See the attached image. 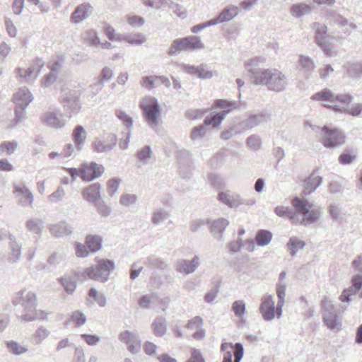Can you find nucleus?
<instances>
[{"label":"nucleus","mask_w":362,"mask_h":362,"mask_svg":"<svg viewBox=\"0 0 362 362\" xmlns=\"http://www.w3.org/2000/svg\"><path fill=\"white\" fill-rule=\"evenodd\" d=\"M117 39L118 41H125L132 45H141L146 41V35L141 33L124 35Z\"/></svg>","instance_id":"c9c22d12"},{"label":"nucleus","mask_w":362,"mask_h":362,"mask_svg":"<svg viewBox=\"0 0 362 362\" xmlns=\"http://www.w3.org/2000/svg\"><path fill=\"white\" fill-rule=\"evenodd\" d=\"M88 300L91 303H97L100 307H105L106 305V298L103 293H98V291L91 288L88 292Z\"/></svg>","instance_id":"09e8293b"},{"label":"nucleus","mask_w":362,"mask_h":362,"mask_svg":"<svg viewBox=\"0 0 362 362\" xmlns=\"http://www.w3.org/2000/svg\"><path fill=\"white\" fill-rule=\"evenodd\" d=\"M41 122L45 126L54 129H62L66 124V120L59 110L45 112L41 117Z\"/></svg>","instance_id":"4468645a"},{"label":"nucleus","mask_w":362,"mask_h":362,"mask_svg":"<svg viewBox=\"0 0 362 362\" xmlns=\"http://www.w3.org/2000/svg\"><path fill=\"white\" fill-rule=\"evenodd\" d=\"M116 117L128 128L130 129L133 126V119L125 111L122 110H116Z\"/></svg>","instance_id":"bf43d9fd"},{"label":"nucleus","mask_w":362,"mask_h":362,"mask_svg":"<svg viewBox=\"0 0 362 362\" xmlns=\"http://www.w3.org/2000/svg\"><path fill=\"white\" fill-rule=\"evenodd\" d=\"M184 70L187 74L192 76H197L201 79H209L216 74V71L209 70L204 64H201L197 66L186 65L184 67Z\"/></svg>","instance_id":"5701e85b"},{"label":"nucleus","mask_w":362,"mask_h":362,"mask_svg":"<svg viewBox=\"0 0 362 362\" xmlns=\"http://www.w3.org/2000/svg\"><path fill=\"white\" fill-rule=\"evenodd\" d=\"M273 238L272 232L268 230H259L255 235V241L258 246L264 247L268 245Z\"/></svg>","instance_id":"79ce46f5"},{"label":"nucleus","mask_w":362,"mask_h":362,"mask_svg":"<svg viewBox=\"0 0 362 362\" xmlns=\"http://www.w3.org/2000/svg\"><path fill=\"white\" fill-rule=\"evenodd\" d=\"M321 307L324 310L323 321L325 325L334 332L339 331L341 321L334 305L327 298H324L321 302Z\"/></svg>","instance_id":"9d476101"},{"label":"nucleus","mask_w":362,"mask_h":362,"mask_svg":"<svg viewBox=\"0 0 362 362\" xmlns=\"http://www.w3.org/2000/svg\"><path fill=\"white\" fill-rule=\"evenodd\" d=\"M209 111L208 108L205 109H189L186 113V117L189 119H199L203 117V116Z\"/></svg>","instance_id":"e2e57ef3"},{"label":"nucleus","mask_w":362,"mask_h":362,"mask_svg":"<svg viewBox=\"0 0 362 362\" xmlns=\"http://www.w3.org/2000/svg\"><path fill=\"white\" fill-rule=\"evenodd\" d=\"M267 85V88L274 92H281L288 85L287 76L276 69H272L271 79Z\"/></svg>","instance_id":"2eb2a0df"},{"label":"nucleus","mask_w":362,"mask_h":362,"mask_svg":"<svg viewBox=\"0 0 362 362\" xmlns=\"http://www.w3.org/2000/svg\"><path fill=\"white\" fill-rule=\"evenodd\" d=\"M214 107L223 109V110H229L230 112L232 110L236 109L238 107V105L235 101H228L226 100L219 99L214 102V105L212 107Z\"/></svg>","instance_id":"5fc2aeb1"},{"label":"nucleus","mask_w":362,"mask_h":362,"mask_svg":"<svg viewBox=\"0 0 362 362\" xmlns=\"http://www.w3.org/2000/svg\"><path fill=\"white\" fill-rule=\"evenodd\" d=\"M93 7L90 4H82L76 7L72 13L70 20L72 23L78 24L87 19L92 13Z\"/></svg>","instance_id":"4be33fe9"},{"label":"nucleus","mask_w":362,"mask_h":362,"mask_svg":"<svg viewBox=\"0 0 362 362\" xmlns=\"http://www.w3.org/2000/svg\"><path fill=\"white\" fill-rule=\"evenodd\" d=\"M50 334V331L44 326L39 327L31 337L33 344L38 345L46 339Z\"/></svg>","instance_id":"c03bdc74"},{"label":"nucleus","mask_w":362,"mask_h":362,"mask_svg":"<svg viewBox=\"0 0 362 362\" xmlns=\"http://www.w3.org/2000/svg\"><path fill=\"white\" fill-rule=\"evenodd\" d=\"M147 264L154 268L163 269L167 267L168 264L163 259L154 256L149 257L147 259Z\"/></svg>","instance_id":"338daca9"},{"label":"nucleus","mask_w":362,"mask_h":362,"mask_svg":"<svg viewBox=\"0 0 362 362\" xmlns=\"http://www.w3.org/2000/svg\"><path fill=\"white\" fill-rule=\"evenodd\" d=\"M232 310L236 317L243 318L245 312V303L243 300H235L232 305Z\"/></svg>","instance_id":"680f3d73"},{"label":"nucleus","mask_w":362,"mask_h":362,"mask_svg":"<svg viewBox=\"0 0 362 362\" xmlns=\"http://www.w3.org/2000/svg\"><path fill=\"white\" fill-rule=\"evenodd\" d=\"M152 328L156 336L162 337L167 331V322L165 317H156L152 323Z\"/></svg>","instance_id":"37998d69"},{"label":"nucleus","mask_w":362,"mask_h":362,"mask_svg":"<svg viewBox=\"0 0 362 362\" xmlns=\"http://www.w3.org/2000/svg\"><path fill=\"white\" fill-rule=\"evenodd\" d=\"M345 69L348 76L356 80L361 78V61L348 62L345 66Z\"/></svg>","instance_id":"a19ab883"},{"label":"nucleus","mask_w":362,"mask_h":362,"mask_svg":"<svg viewBox=\"0 0 362 362\" xmlns=\"http://www.w3.org/2000/svg\"><path fill=\"white\" fill-rule=\"evenodd\" d=\"M315 65L311 57L301 54L298 60V69L307 78L310 77L315 70Z\"/></svg>","instance_id":"c85d7f7f"},{"label":"nucleus","mask_w":362,"mask_h":362,"mask_svg":"<svg viewBox=\"0 0 362 362\" xmlns=\"http://www.w3.org/2000/svg\"><path fill=\"white\" fill-rule=\"evenodd\" d=\"M318 74L322 80H327L334 75V70L330 64H325L318 69Z\"/></svg>","instance_id":"0e129e2a"},{"label":"nucleus","mask_w":362,"mask_h":362,"mask_svg":"<svg viewBox=\"0 0 362 362\" xmlns=\"http://www.w3.org/2000/svg\"><path fill=\"white\" fill-rule=\"evenodd\" d=\"M206 125H198L193 128L190 138L193 141L202 139L209 132V129L205 127Z\"/></svg>","instance_id":"052dcab7"},{"label":"nucleus","mask_w":362,"mask_h":362,"mask_svg":"<svg viewBox=\"0 0 362 362\" xmlns=\"http://www.w3.org/2000/svg\"><path fill=\"white\" fill-rule=\"evenodd\" d=\"M82 196L90 203H96L101 197V185L99 183L88 185L83 189Z\"/></svg>","instance_id":"393cba45"},{"label":"nucleus","mask_w":362,"mask_h":362,"mask_svg":"<svg viewBox=\"0 0 362 362\" xmlns=\"http://www.w3.org/2000/svg\"><path fill=\"white\" fill-rule=\"evenodd\" d=\"M185 50H187L185 37L178 38L173 41L168 54L170 56H175L177 53Z\"/></svg>","instance_id":"a18cd8bd"},{"label":"nucleus","mask_w":362,"mask_h":362,"mask_svg":"<svg viewBox=\"0 0 362 362\" xmlns=\"http://www.w3.org/2000/svg\"><path fill=\"white\" fill-rule=\"evenodd\" d=\"M95 206L98 213L104 217H107L111 214L112 209L105 201L99 200L95 203Z\"/></svg>","instance_id":"774afa93"},{"label":"nucleus","mask_w":362,"mask_h":362,"mask_svg":"<svg viewBox=\"0 0 362 362\" xmlns=\"http://www.w3.org/2000/svg\"><path fill=\"white\" fill-rule=\"evenodd\" d=\"M139 106L143 111L147 124L152 129L157 130L160 115V107L157 99L146 96L141 100Z\"/></svg>","instance_id":"39448f33"},{"label":"nucleus","mask_w":362,"mask_h":362,"mask_svg":"<svg viewBox=\"0 0 362 362\" xmlns=\"http://www.w3.org/2000/svg\"><path fill=\"white\" fill-rule=\"evenodd\" d=\"M286 284L285 282L277 283L276 295L279 301L276 305V317L280 318L282 316L283 307L284 305V299L286 296Z\"/></svg>","instance_id":"72a5a7b5"},{"label":"nucleus","mask_w":362,"mask_h":362,"mask_svg":"<svg viewBox=\"0 0 362 362\" xmlns=\"http://www.w3.org/2000/svg\"><path fill=\"white\" fill-rule=\"evenodd\" d=\"M6 345L8 351L14 355H22L28 351L26 346H21L19 343L13 340L6 341Z\"/></svg>","instance_id":"3c124183"},{"label":"nucleus","mask_w":362,"mask_h":362,"mask_svg":"<svg viewBox=\"0 0 362 362\" xmlns=\"http://www.w3.org/2000/svg\"><path fill=\"white\" fill-rule=\"evenodd\" d=\"M83 40L90 46L98 47L100 45V40L96 32L93 30H86L83 34Z\"/></svg>","instance_id":"603ef678"},{"label":"nucleus","mask_w":362,"mask_h":362,"mask_svg":"<svg viewBox=\"0 0 362 362\" xmlns=\"http://www.w3.org/2000/svg\"><path fill=\"white\" fill-rule=\"evenodd\" d=\"M59 281L68 293H73L76 288V283L73 277L65 276L60 278Z\"/></svg>","instance_id":"6e6d98bb"},{"label":"nucleus","mask_w":362,"mask_h":362,"mask_svg":"<svg viewBox=\"0 0 362 362\" xmlns=\"http://www.w3.org/2000/svg\"><path fill=\"white\" fill-rule=\"evenodd\" d=\"M228 113L229 110H222L216 113L211 117H206L204 119V124L206 126H212L214 128H218Z\"/></svg>","instance_id":"58836bf2"},{"label":"nucleus","mask_w":362,"mask_h":362,"mask_svg":"<svg viewBox=\"0 0 362 362\" xmlns=\"http://www.w3.org/2000/svg\"><path fill=\"white\" fill-rule=\"evenodd\" d=\"M313 7L305 2L293 4L290 8V14L296 18H301L305 15L311 13Z\"/></svg>","instance_id":"c756f323"},{"label":"nucleus","mask_w":362,"mask_h":362,"mask_svg":"<svg viewBox=\"0 0 362 362\" xmlns=\"http://www.w3.org/2000/svg\"><path fill=\"white\" fill-rule=\"evenodd\" d=\"M45 62L41 58L35 59L27 68L17 67L16 69V78L21 82L32 84L39 76Z\"/></svg>","instance_id":"6e6552de"},{"label":"nucleus","mask_w":362,"mask_h":362,"mask_svg":"<svg viewBox=\"0 0 362 362\" xmlns=\"http://www.w3.org/2000/svg\"><path fill=\"white\" fill-rule=\"evenodd\" d=\"M322 177L319 175L311 174L307 179L304 180L303 193L305 195L310 194L322 184Z\"/></svg>","instance_id":"2f4dec72"},{"label":"nucleus","mask_w":362,"mask_h":362,"mask_svg":"<svg viewBox=\"0 0 362 362\" xmlns=\"http://www.w3.org/2000/svg\"><path fill=\"white\" fill-rule=\"evenodd\" d=\"M170 218L169 212L164 209H157L152 214L151 221L153 224L158 226Z\"/></svg>","instance_id":"49530a36"},{"label":"nucleus","mask_w":362,"mask_h":362,"mask_svg":"<svg viewBox=\"0 0 362 362\" xmlns=\"http://www.w3.org/2000/svg\"><path fill=\"white\" fill-rule=\"evenodd\" d=\"M81 93L76 89L64 90L60 97V103L67 117L76 115L81 109Z\"/></svg>","instance_id":"423d86ee"},{"label":"nucleus","mask_w":362,"mask_h":362,"mask_svg":"<svg viewBox=\"0 0 362 362\" xmlns=\"http://www.w3.org/2000/svg\"><path fill=\"white\" fill-rule=\"evenodd\" d=\"M228 223V221L223 218L212 221L210 228L211 233L216 239L222 240L223 233Z\"/></svg>","instance_id":"7c9ffc66"},{"label":"nucleus","mask_w":362,"mask_h":362,"mask_svg":"<svg viewBox=\"0 0 362 362\" xmlns=\"http://www.w3.org/2000/svg\"><path fill=\"white\" fill-rule=\"evenodd\" d=\"M201 259L198 255H194L191 260L180 259L177 263L176 270L185 275L193 273L200 266Z\"/></svg>","instance_id":"aec40b11"},{"label":"nucleus","mask_w":362,"mask_h":362,"mask_svg":"<svg viewBox=\"0 0 362 362\" xmlns=\"http://www.w3.org/2000/svg\"><path fill=\"white\" fill-rule=\"evenodd\" d=\"M246 144L250 148L257 150L260 148L262 141L259 136L252 134L247 137Z\"/></svg>","instance_id":"69168bd1"},{"label":"nucleus","mask_w":362,"mask_h":362,"mask_svg":"<svg viewBox=\"0 0 362 362\" xmlns=\"http://www.w3.org/2000/svg\"><path fill=\"white\" fill-rule=\"evenodd\" d=\"M8 240L9 251L7 259L9 262L15 263L21 257L22 243L13 235L8 236Z\"/></svg>","instance_id":"412c9836"},{"label":"nucleus","mask_w":362,"mask_h":362,"mask_svg":"<svg viewBox=\"0 0 362 362\" xmlns=\"http://www.w3.org/2000/svg\"><path fill=\"white\" fill-rule=\"evenodd\" d=\"M93 150L99 153H107L116 146V136L110 134L105 138H96L93 142Z\"/></svg>","instance_id":"6ab92c4d"},{"label":"nucleus","mask_w":362,"mask_h":362,"mask_svg":"<svg viewBox=\"0 0 362 362\" xmlns=\"http://www.w3.org/2000/svg\"><path fill=\"white\" fill-rule=\"evenodd\" d=\"M153 156V151L149 146L141 148L136 153L138 159V167H141L148 163Z\"/></svg>","instance_id":"e433bc0d"},{"label":"nucleus","mask_w":362,"mask_h":362,"mask_svg":"<svg viewBox=\"0 0 362 362\" xmlns=\"http://www.w3.org/2000/svg\"><path fill=\"white\" fill-rule=\"evenodd\" d=\"M218 198L223 204L231 209H236L243 204L252 205L255 202L252 200L245 201L239 194L230 190L220 192Z\"/></svg>","instance_id":"ddd939ff"},{"label":"nucleus","mask_w":362,"mask_h":362,"mask_svg":"<svg viewBox=\"0 0 362 362\" xmlns=\"http://www.w3.org/2000/svg\"><path fill=\"white\" fill-rule=\"evenodd\" d=\"M28 229L34 233L40 234L43 228V221L41 219H30L27 221Z\"/></svg>","instance_id":"13d9d810"},{"label":"nucleus","mask_w":362,"mask_h":362,"mask_svg":"<svg viewBox=\"0 0 362 362\" xmlns=\"http://www.w3.org/2000/svg\"><path fill=\"white\" fill-rule=\"evenodd\" d=\"M49 230L52 235L56 238H62L65 235H70L73 233V228L65 221H59L49 226Z\"/></svg>","instance_id":"bb28decb"},{"label":"nucleus","mask_w":362,"mask_h":362,"mask_svg":"<svg viewBox=\"0 0 362 362\" xmlns=\"http://www.w3.org/2000/svg\"><path fill=\"white\" fill-rule=\"evenodd\" d=\"M265 58L257 57L249 59L245 64V68L250 74L252 82L255 85H262L267 86L269 79H271V74L272 69L259 68L260 65L265 63Z\"/></svg>","instance_id":"7ed1b4c3"},{"label":"nucleus","mask_w":362,"mask_h":362,"mask_svg":"<svg viewBox=\"0 0 362 362\" xmlns=\"http://www.w3.org/2000/svg\"><path fill=\"white\" fill-rule=\"evenodd\" d=\"M13 193L21 206H27L33 203V194L25 184L14 185Z\"/></svg>","instance_id":"a211bd4d"},{"label":"nucleus","mask_w":362,"mask_h":362,"mask_svg":"<svg viewBox=\"0 0 362 362\" xmlns=\"http://www.w3.org/2000/svg\"><path fill=\"white\" fill-rule=\"evenodd\" d=\"M187 42V48L192 50L202 49L204 47L203 42L200 38L196 36H188L185 37Z\"/></svg>","instance_id":"864d4df0"},{"label":"nucleus","mask_w":362,"mask_h":362,"mask_svg":"<svg viewBox=\"0 0 362 362\" xmlns=\"http://www.w3.org/2000/svg\"><path fill=\"white\" fill-rule=\"evenodd\" d=\"M119 339L126 344L127 350L133 354H138L141 348V341L136 332L124 330L119 333Z\"/></svg>","instance_id":"f8f14e48"},{"label":"nucleus","mask_w":362,"mask_h":362,"mask_svg":"<svg viewBox=\"0 0 362 362\" xmlns=\"http://www.w3.org/2000/svg\"><path fill=\"white\" fill-rule=\"evenodd\" d=\"M18 144L16 141H4L0 144V154H13L17 149Z\"/></svg>","instance_id":"4d7b16f0"},{"label":"nucleus","mask_w":362,"mask_h":362,"mask_svg":"<svg viewBox=\"0 0 362 362\" xmlns=\"http://www.w3.org/2000/svg\"><path fill=\"white\" fill-rule=\"evenodd\" d=\"M14 304H19L23 308L21 314H18V317L22 322H28L37 319L44 320L47 317V314L41 310H37V297L35 293L26 289L21 291L13 300Z\"/></svg>","instance_id":"f03ea898"},{"label":"nucleus","mask_w":362,"mask_h":362,"mask_svg":"<svg viewBox=\"0 0 362 362\" xmlns=\"http://www.w3.org/2000/svg\"><path fill=\"white\" fill-rule=\"evenodd\" d=\"M296 211L288 206H278L275 214L284 218H288L293 223L307 226L317 222L322 216L320 206L310 203L307 200L296 197L292 200Z\"/></svg>","instance_id":"f257e3e1"},{"label":"nucleus","mask_w":362,"mask_h":362,"mask_svg":"<svg viewBox=\"0 0 362 362\" xmlns=\"http://www.w3.org/2000/svg\"><path fill=\"white\" fill-rule=\"evenodd\" d=\"M273 297L266 295L262 299L259 306V312L265 321H272L276 315V308Z\"/></svg>","instance_id":"f3484780"},{"label":"nucleus","mask_w":362,"mask_h":362,"mask_svg":"<svg viewBox=\"0 0 362 362\" xmlns=\"http://www.w3.org/2000/svg\"><path fill=\"white\" fill-rule=\"evenodd\" d=\"M113 77V71L109 67H104L100 74L99 81L95 84L98 90H100L103 86L104 83L110 81Z\"/></svg>","instance_id":"de8ad7c7"},{"label":"nucleus","mask_w":362,"mask_h":362,"mask_svg":"<svg viewBox=\"0 0 362 362\" xmlns=\"http://www.w3.org/2000/svg\"><path fill=\"white\" fill-rule=\"evenodd\" d=\"M115 269V263L109 259H99L96 264L85 269V274L89 279L105 282L108 280L111 272Z\"/></svg>","instance_id":"0eeeda50"},{"label":"nucleus","mask_w":362,"mask_h":362,"mask_svg":"<svg viewBox=\"0 0 362 362\" xmlns=\"http://www.w3.org/2000/svg\"><path fill=\"white\" fill-rule=\"evenodd\" d=\"M321 142L326 148H337L345 143V136L336 127L324 126L321 128Z\"/></svg>","instance_id":"1a4fd4ad"},{"label":"nucleus","mask_w":362,"mask_h":362,"mask_svg":"<svg viewBox=\"0 0 362 362\" xmlns=\"http://www.w3.org/2000/svg\"><path fill=\"white\" fill-rule=\"evenodd\" d=\"M33 97L28 88L23 87L13 95V100L19 107H27L33 101Z\"/></svg>","instance_id":"a878e982"},{"label":"nucleus","mask_w":362,"mask_h":362,"mask_svg":"<svg viewBox=\"0 0 362 362\" xmlns=\"http://www.w3.org/2000/svg\"><path fill=\"white\" fill-rule=\"evenodd\" d=\"M349 104H341L340 106H334L333 111L340 113H348L352 116L362 115V104H355L351 108Z\"/></svg>","instance_id":"f704fd0d"},{"label":"nucleus","mask_w":362,"mask_h":362,"mask_svg":"<svg viewBox=\"0 0 362 362\" xmlns=\"http://www.w3.org/2000/svg\"><path fill=\"white\" fill-rule=\"evenodd\" d=\"M103 173L104 167L102 165L95 162L84 163L83 165L81 179L85 182H90L100 177Z\"/></svg>","instance_id":"dca6fc26"},{"label":"nucleus","mask_w":362,"mask_h":362,"mask_svg":"<svg viewBox=\"0 0 362 362\" xmlns=\"http://www.w3.org/2000/svg\"><path fill=\"white\" fill-rule=\"evenodd\" d=\"M71 139L76 146V151L79 152L86 143L87 132L83 126L76 125L72 132Z\"/></svg>","instance_id":"cd10ccee"},{"label":"nucleus","mask_w":362,"mask_h":362,"mask_svg":"<svg viewBox=\"0 0 362 362\" xmlns=\"http://www.w3.org/2000/svg\"><path fill=\"white\" fill-rule=\"evenodd\" d=\"M269 118V115L267 112H261L255 115H252L247 117L250 124L252 128H255L264 122H267Z\"/></svg>","instance_id":"8fccbe9b"},{"label":"nucleus","mask_w":362,"mask_h":362,"mask_svg":"<svg viewBox=\"0 0 362 362\" xmlns=\"http://www.w3.org/2000/svg\"><path fill=\"white\" fill-rule=\"evenodd\" d=\"M85 243L90 252L95 253L101 249L103 239L98 235H88Z\"/></svg>","instance_id":"4c0bfd02"},{"label":"nucleus","mask_w":362,"mask_h":362,"mask_svg":"<svg viewBox=\"0 0 362 362\" xmlns=\"http://www.w3.org/2000/svg\"><path fill=\"white\" fill-rule=\"evenodd\" d=\"M239 13V8L234 5H230L224 8L219 15L212 19L214 25L223 23L229 22L235 18Z\"/></svg>","instance_id":"b1692460"},{"label":"nucleus","mask_w":362,"mask_h":362,"mask_svg":"<svg viewBox=\"0 0 362 362\" xmlns=\"http://www.w3.org/2000/svg\"><path fill=\"white\" fill-rule=\"evenodd\" d=\"M311 99L333 110L334 106H340L341 104H350L353 100V96L349 93L337 94L329 88H324L313 95Z\"/></svg>","instance_id":"20e7f679"},{"label":"nucleus","mask_w":362,"mask_h":362,"mask_svg":"<svg viewBox=\"0 0 362 362\" xmlns=\"http://www.w3.org/2000/svg\"><path fill=\"white\" fill-rule=\"evenodd\" d=\"M221 350L224 352L222 362H240L244 354L243 346L240 343L233 344L223 342L221 346Z\"/></svg>","instance_id":"9b49d317"},{"label":"nucleus","mask_w":362,"mask_h":362,"mask_svg":"<svg viewBox=\"0 0 362 362\" xmlns=\"http://www.w3.org/2000/svg\"><path fill=\"white\" fill-rule=\"evenodd\" d=\"M311 29L314 31V41L316 45H322V42L325 41L327 34V28L324 23L314 22L310 25Z\"/></svg>","instance_id":"473e14b6"},{"label":"nucleus","mask_w":362,"mask_h":362,"mask_svg":"<svg viewBox=\"0 0 362 362\" xmlns=\"http://www.w3.org/2000/svg\"><path fill=\"white\" fill-rule=\"evenodd\" d=\"M305 246V243L296 236H292L289 238L286 247L289 250L291 256H295L296 253L303 250Z\"/></svg>","instance_id":"ea45409f"}]
</instances>
